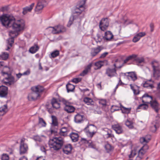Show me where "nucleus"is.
I'll use <instances>...</instances> for the list:
<instances>
[{
	"instance_id": "nucleus-1",
	"label": "nucleus",
	"mask_w": 160,
	"mask_h": 160,
	"mask_svg": "<svg viewBox=\"0 0 160 160\" xmlns=\"http://www.w3.org/2000/svg\"><path fill=\"white\" fill-rule=\"evenodd\" d=\"M0 20L2 25L6 27H11L16 31L23 29L25 24L23 20L16 21L14 18L9 15L0 17Z\"/></svg>"
},
{
	"instance_id": "nucleus-2",
	"label": "nucleus",
	"mask_w": 160,
	"mask_h": 160,
	"mask_svg": "<svg viewBox=\"0 0 160 160\" xmlns=\"http://www.w3.org/2000/svg\"><path fill=\"white\" fill-rule=\"evenodd\" d=\"M84 6V4L80 5L78 7L76 8L74 10V15L70 18L67 25L68 27H70L73 22L76 23L78 22L80 23L81 22V18L79 15L85 9Z\"/></svg>"
},
{
	"instance_id": "nucleus-3",
	"label": "nucleus",
	"mask_w": 160,
	"mask_h": 160,
	"mask_svg": "<svg viewBox=\"0 0 160 160\" xmlns=\"http://www.w3.org/2000/svg\"><path fill=\"white\" fill-rule=\"evenodd\" d=\"M31 89L32 92L28 94V98L29 100H35L40 97L44 88L42 86L38 85L32 87Z\"/></svg>"
},
{
	"instance_id": "nucleus-4",
	"label": "nucleus",
	"mask_w": 160,
	"mask_h": 160,
	"mask_svg": "<svg viewBox=\"0 0 160 160\" xmlns=\"http://www.w3.org/2000/svg\"><path fill=\"white\" fill-rule=\"evenodd\" d=\"M64 139L61 137H55L51 139L49 142L50 148L57 151L61 148L64 143Z\"/></svg>"
},
{
	"instance_id": "nucleus-5",
	"label": "nucleus",
	"mask_w": 160,
	"mask_h": 160,
	"mask_svg": "<svg viewBox=\"0 0 160 160\" xmlns=\"http://www.w3.org/2000/svg\"><path fill=\"white\" fill-rule=\"evenodd\" d=\"M51 31L53 34H58L66 31V28L63 26L58 25L53 27H50L47 29Z\"/></svg>"
},
{
	"instance_id": "nucleus-6",
	"label": "nucleus",
	"mask_w": 160,
	"mask_h": 160,
	"mask_svg": "<svg viewBox=\"0 0 160 160\" xmlns=\"http://www.w3.org/2000/svg\"><path fill=\"white\" fill-rule=\"evenodd\" d=\"M96 127L92 124L88 125L83 130L87 135L90 138H92L96 133Z\"/></svg>"
},
{
	"instance_id": "nucleus-7",
	"label": "nucleus",
	"mask_w": 160,
	"mask_h": 160,
	"mask_svg": "<svg viewBox=\"0 0 160 160\" xmlns=\"http://www.w3.org/2000/svg\"><path fill=\"white\" fill-rule=\"evenodd\" d=\"M2 73L3 75H7V77H6L4 78V80H7V81H4V83L6 85H10L13 84L18 80L17 79H15L14 77L12 76L11 74L7 72L3 71L2 72Z\"/></svg>"
},
{
	"instance_id": "nucleus-8",
	"label": "nucleus",
	"mask_w": 160,
	"mask_h": 160,
	"mask_svg": "<svg viewBox=\"0 0 160 160\" xmlns=\"http://www.w3.org/2000/svg\"><path fill=\"white\" fill-rule=\"evenodd\" d=\"M142 98H149L150 100V105L152 108L154 110L156 113H158L159 110V104L155 101H152V96H149L148 94L146 93L142 96Z\"/></svg>"
},
{
	"instance_id": "nucleus-9",
	"label": "nucleus",
	"mask_w": 160,
	"mask_h": 160,
	"mask_svg": "<svg viewBox=\"0 0 160 160\" xmlns=\"http://www.w3.org/2000/svg\"><path fill=\"white\" fill-rule=\"evenodd\" d=\"M59 101L62 102L64 105V109L68 113H72L74 112L75 108L72 106L70 105L68 102L63 98H60Z\"/></svg>"
},
{
	"instance_id": "nucleus-10",
	"label": "nucleus",
	"mask_w": 160,
	"mask_h": 160,
	"mask_svg": "<svg viewBox=\"0 0 160 160\" xmlns=\"http://www.w3.org/2000/svg\"><path fill=\"white\" fill-rule=\"evenodd\" d=\"M152 65L153 71V76L156 79H157L160 76L159 65L158 62L155 61L152 62Z\"/></svg>"
},
{
	"instance_id": "nucleus-11",
	"label": "nucleus",
	"mask_w": 160,
	"mask_h": 160,
	"mask_svg": "<svg viewBox=\"0 0 160 160\" xmlns=\"http://www.w3.org/2000/svg\"><path fill=\"white\" fill-rule=\"evenodd\" d=\"M134 60L137 62L141 63L144 61V59L143 58L138 57L137 55L133 54L128 57L126 59L124 60L123 64L127 63L130 60Z\"/></svg>"
},
{
	"instance_id": "nucleus-12",
	"label": "nucleus",
	"mask_w": 160,
	"mask_h": 160,
	"mask_svg": "<svg viewBox=\"0 0 160 160\" xmlns=\"http://www.w3.org/2000/svg\"><path fill=\"white\" fill-rule=\"evenodd\" d=\"M25 139H21L19 147V153L21 155L25 154L27 153L28 149L27 145L24 143Z\"/></svg>"
},
{
	"instance_id": "nucleus-13",
	"label": "nucleus",
	"mask_w": 160,
	"mask_h": 160,
	"mask_svg": "<svg viewBox=\"0 0 160 160\" xmlns=\"http://www.w3.org/2000/svg\"><path fill=\"white\" fill-rule=\"evenodd\" d=\"M109 24V22L107 18H102L99 22V28L101 30L104 31L107 29Z\"/></svg>"
},
{
	"instance_id": "nucleus-14",
	"label": "nucleus",
	"mask_w": 160,
	"mask_h": 160,
	"mask_svg": "<svg viewBox=\"0 0 160 160\" xmlns=\"http://www.w3.org/2000/svg\"><path fill=\"white\" fill-rule=\"evenodd\" d=\"M45 3H46L45 0H39V1L35 9V12L37 13H40L42 12Z\"/></svg>"
},
{
	"instance_id": "nucleus-15",
	"label": "nucleus",
	"mask_w": 160,
	"mask_h": 160,
	"mask_svg": "<svg viewBox=\"0 0 160 160\" xmlns=\"http://www.w3.org/2000/svg\"><path fill=\"white\" fill-rule=\"evenodd\" d=\"M149 137H148V136H146L144 137L141 138L140 139V142L144 144L143 146L141 148H142V149H144L145 151L148 149V146L146 144L150 140V137L149 136Z\"/></svg>"
},
{
	"instance_id": "nucleus-16",
	"label": "nucleus",
	"mask_w": 160,
	"mask_h": 160,
	"mask_svg": "<svg viewBox=\"0 0 160 160\" xmlns=\"http://www.w3.org/2000/svg\"><path fill=\"white\" fill-rule=\"evenodd\" d=\"M105 74L110 78L115 77L117 75L116 70L115 68H108L106 70Z\"/></svg>"
},
{
	"instance_id": "nucleus-17",
	"label": "nucleus",
	"mask_w": 160,
	"mask_h": 160,
	"mask_svg": "<svg viewBox=\"0 0 160 160\" xmlns=\"http://www.w3.org/2000/svg\"><path fill=\"white\" fill-rule=\"evenodd\" d=\"M125 74L129 81H134L137 79V75L135 72H127Z\"/></svg>"
},
{
	"instance_id": "nucleus-18",
	"label": "nucleus",
	"mask_w": 160,
	"mask_h": 160,
	"mask_svg": "<svg viewBox=\"0 0 160 160\" xmlns=\"http://www.w3.org/2000/svg\"><path fill=\"white\" fill-rule=\"evenodd\" d=\"M160 119L158 118V120H156L152 123L150 127V130L152 132H155L157 129L158 128Z\"/></svg>"
},
{
	"instance_id": "nucleus-19",
	"label": "nucleus",
	"mask_w": 160,
	"mask_h": 160,
	"mask_svg": "<svg viewBox=\"0 0 160 160\" xmlns=\"http://www.w3.org/2000/svg\"><path fill=\"white\" fill-rule=\"evenodd\" d=\"M85 119L84 116L81 113H78L74 116V121L77 123L83 122Z\"/></svg>"
},
{
	"instance_id": "nucleus-20",
	"label": "nucleus",
	"mask_w": 160,
	"mask_h": 160,
	"mask_svg": "<svg viewBox=\"0 0 160 160\" xmlns=\"http://www.w3.org/2000/svg\"><path fill=\"white\" fill-rule=\"evenodd\" d=\"M8 94V88L7 87L0 85V97L5 98Z\"/></svg>"
},
{
	"instance_id": "nucleus-21",
	"label": "nucleus",
	"mask_w": 160,
	"mask_h": 160,
	"mask_svg": "<svg viewBox=\"0 0 160 160\" xmlns=\"http://www.w3.org/2000/svg\"><path fill=\"white\" fill-rule=\"evenodd\" d=\"M101 46H98L97 48H92L91 49L90 54L93 57L96 56L102 49Z\"/></svg>"
},
{
	"instance_id": "nucleus-22",
	"label": "nucleus",
	"mask_w": 160,
	"mask_h": 160,
	"mask_svg": "<svg viewBox=\"0 0 160 160\" xmlns=\"http://www.w3.org/2000/svg\"><path fill=\"white\" fill-rule=\"evenodd\" d=\"M72 149L71 145L69 144L64 145L62 148V151L65 154L68 155L71 153Z\"/></svg>"
},
{
	"instance_id": "nucleus-23",
	"label": "nucleus",
	"mask_w": 160,
	"mask_h": 160,
	"mask_svg": "<svg viewBox=\"0 0 160 160\" xmlns=\"http://www.w3.org/2000/svg\"><path fill=\"white\" fill-rule=\"evenodd\" d=\"M112 128L118 134L122 133L123 132V130L122 126L119 124H116L112 125Z\"/></svg>"
},
{
	"instance_id": "nucleus-24",
	"label": "nucleus",
	"mask_w": 160,
	"mask_h": 160,
	"mask_svg": "<svg viewBox=\"0 0 160 160\" xmlns=\"http://www.w3.org/2000/svg\"><path fill=\"white\" fill-rule=\"evenodd\" d=\"M108 63V62L107 60L99 61L95 63V66L96 67V68H95L94 69L95 70L99 69L102 67L104 65V63L106 65H107Z\"/></svg>"
},
{
	"instance_id": "nucleus-25",
	"label": "nucleus",
	"mask_w": 160,
	"mask_h": 160,
	"mask_svg": "<svg viewBox=\"0 0 160 160\" xmlns=\"http://www.w3.org/2000/svg\"><path fill=\"white\" fill-rule=\"evenodd\" d=\"M146 35L145 32H140L136 34L133 37L132 41L134 42H138L140 38Z\"/></svg>"
},
{
	"instance_id": "nucleus-26",
	"label": "nucleus",
	"mask_w": 160,
	"mask_h": 160,
	"mask_svg": "<svg viewBox=\"0 0 160 160\" xmlns=\"http://www.w3.org/2000/svg\"><path fill=\"white\" fill-rule=\"evenodd\" d=\"M34 6V3H32L28 6L26 7L23 9L22 13L24 15L26 14L28 12H30Z\"/></svg>"
},
{
	"instance_id": "nucleus-27",
	"label": "nucleus",
	"mask_w": 160,
	"mask_h": 160,
	"mask_svg": "<svg viewBox=\"0 0 160 160\" xmlns=\"http://www.w3.org/2000/svg\"><path fill=\"white\" fill-rule=\"evenodd\" d=\"M51 103L52 107L55 109H58L60 108V103L56 99L53 98L51 100Z\"/></svg>"
},
{
	"instance_id": "nucleus-28",
	"label": "nucleus",
	"mask_w": 160,
	"mask_h": 160,
	"mask_svg": "<svg viewBox=\"0 0 160 160\" xmlns=\"http://www.w3.org/2000/svg\"><path fill=\"white\" fill-rule=\"evenodd\" d=\"M39 49V47L37 44H34L31 47L29 50V52L32 54H34L37 52Z\"/></svg>"
},
{
	"instance_id": "nucleus-29",
	"label": "nucleus",
	"mask_w": 160,
	"mask_h": 160,
	"mask_svg": "<svg viewBox=\"0 0 160 160\" xmlns=\"http://www.w3.org/2000/svg\"><path fill=\"white\" fill-rule=\"evenodd\" d=\"M145 152L144 149L141 148L138 151V155L136 157V160H141L142 159Z\"/></svg>"
},
{
	"instance_id": "nucleus-30",
	"label": "nucleus",
	"mask_w": 160,
	"mask_h": 160,
	"mask_svg": "<svg viewBox=\"0 0 160 160\" xmlns=\"http://www.w3.org/2000/svg\"><path fill=\"white\" fill-rule=\"evenodd\" d=\"M113 36L111 32L108 31L105 32L103 38H104V39L107 41H110L113 38Z\"/></svg>"
},
{
	"instance_id": "nucleus-31",
	"label": "nucleus",
	"mask_w": 160,
	"mask_h": 160,
	"mask_svg": "<svg viewBox=\"0 0 160 160\" xmlns=\"http://www.w3.org/2000/svg\"><path fill=\"white\" fill-rule=\"evenodd\" d=\"M69 136L73 142H76L78 140L79 136L77 133L72 132L69 134Z\"/></svg>"
},
{
	"instance_id": "nucleus-32",
	"label": "nucleus",
	"mask_w": 160,
	"mask_h": 160,
	"mask_svg": "<svg viewBox=\"0 0 160 160\" xmlns=\"http://www.w3.org/2000/svg\"><path fill=\"white\" fill-rule=\"evenodd\" d=\"M103 130L105 132V135L107 138L113 137V135L112 134V131L110 129L108 128H105Z\"/></svg>"
},
{
	"instance_id": "nucleus-33",
	"label": "nucleus",
	"mask_w": 160,
	"mask_h": 160,
	"mask_svg": "<svg viewBox=\"0 0 160 160\" xmlns=\"http://www.w3.org/2000/svg\"><path fill=\"white\" fill-rule=\"evenodd\" d=\"M68 128L66 127H62L60 130L59 134L61 136H66L68 133Z\"/></svg>"
},
{
	"instance_id": "nucleus-34",
	"label": "nucleus",
	"mask_w": 160,
	"mask_h": 160,
	"mask_svg": "<svg viewBox=\"0 0 160 160\" xmlns=\"http://www.w3.org/2000/svg\"><path fill=\"white\" fill-rule=\"evenodd\" d=\"M82 141H85L84 142L88 144V146L94 149L96 148V147L95 144L93 143L92 141L91 140H87L85 138H82Z\"/></svg>"
},
{
	"instance_id": "nucleus-35",
	"label": "nucleus",
	"mask_w": 160,
	"mask_h": 160,
	"mask_svg": "<svg viewBox=\"0 0 160 160\" xmlns=\"http://www.w3.org/2000/svg\"><path fill=\"white\" fill-rule=\"evenodd\" d=\"M8 111L7 106L5 105L0 108V116H3Z\"/></svg>"
},
{
	"instance_id": "nucleus-36",
	"label": "nucleus",
	"mask_w": 160,
	"mask_h": 160,
	"mask_svg": "<svg viewBox=\"0 0 160 160\" xmlns=\"http://www.w3.org/2000/svg\"><path fill=\"white\" fill-rule=\"evenodd\" d=\"M91 66L92 64H91L88 65L85 69L80 74V76H84L86 75L88 72L89 70L90 69Z\"/></svg>"
},
{
	"instance_id": "nucleus-37",
	"label": "nucleus",
	"mask_w": 160,
	"mask_h": 160,
	"mask_svg": "<svg viewBox=\"0 0 160 160\" xmlns=\"http://www.w3.org/2000/svg\"><path fill=\"white\" fill-rule=\"evenodd\" d=\"M9 57V54L5 52H3L0 55V59L6 60Z\"/></svg>"
},
{
	"instance_id": "nucleus-38",
	"label": "nucleus",
	"mask_w": 160,
	"mask_h": 160,
	"mask_svg": "<svg viewBox=\"0 0 160 160\" xmlns=\"http://www.w3.org/2000/svg\"><path fill=\"white\" fill-rule=\"evenodd\" d=\"M120 109L122 110V111L123 113H128L130 112L131 111V108H125L121 104Z\"/></svg>"
},
{
	"instance_id": "nucleus-39",
	"label": "nucleus",
	"mask_w": 160,
	"mask_h": 160,
	"mask_svg": "<svg viewBox=\"0 0 160 160\" xmlns=\"http://www.w3.org/2000/svg\"><path fill=\"white\" fill-rule=\"evenodd\" d=\"M66 88L68 92H72L75 88L74 86L70 83H68L66 85Z\"/></svg>"
},
{
	"instance_id": "nucleus-40",
	"label": "nucleus",
	"mask_w": 160,
	"mask_h": 160,
	"mask_svg": "<svg viewBox=\"0 0 160 160\" xmlns=\"http://www.w3.org/2000/svg\"><path fill=\"white\" fill-rule=\"evenodd\" d=\"M83 102L88 105L92 104L93 101L91 98L88 97H86L83 99Z\"/></svg>"
},
{
	"instance_id": "nucleus-41",
	"label": "nucleus",
	"mask_w": 160,
	"mask_h": 160,
	"mask_svg": "<svg viewBox=\"0 0 160 160\" xmlns=\"http://www.w3.org/2000/svg\"><path fill=\"white\" fill-rule=\"evenodd\" d=\"M105 148L107 152H109L112 151L113 149V147L108 143L107 144L105 145Z\"/></svg>"
},
{
	"instance_id": "nucleus-42",
	"label": "nucleus",
	"mask_w": 160,
	"mask_h": 160,
	"mask_svg": "<svg viewBox=\"0 0 160 160\" xmlns=\"http://www.w3.org/2000/svg\"><path fill=\"white\" fill-rule=\"evenodd\" d=\"M52 124L54 126H57L58 125V120L56 117L54 116H52Z\"/></svg>"
},
{
	"instance_id": "nucleus-43",
	"label": "nucleus",
	"mask_w": 160,
	"mask_h": 160,
	"mask_svg": "<svg viewBox=\"0 0 160 160\" xmlns=\"http://www.w3.org/2000/svg\"><path fill=\"white\" fill-rule=\"evenodd\" d=\"M38 124L42 127H45L46 125V123L43 119L41 118H39Z\"/></svg>"
},
{
	"instance_id": "nucleus-44",
	"label": "nucleus",
	"mask_w": 160,
	"mask_h": 160,
	"mask_svg": "<svg viewBox=\"0 0 160 160\" xmlns=\"http://www.w3.org/2000/svg\"><path fill=\"white\" fill-rule=\"evenodd\" d=\"M9 35L11 38H14L17 37L18 35V31H16L15 30L14 31H11L9 32Z\"/></svg>"
},
{
	"instance_id": "nucleus-45",
	"label": "nucleus",
	"mask_w": 160,
	"mask_h": 160,
	"mask_svg": "<svg viewBox=\"0 0 160 160\" xmlns=\"http://www.w3.org/2000/svg\"><path fill=\"white\" fill-rule=\"evenodd\" d=\"M143 86L145 88L150 87L152 89L154 88V86L152 84L149 83L148 81H146L143 83Z\"/></svg>"
},
{
	"instance_id": "nucleus-46",
	"label": "nucleus",
	"mask_w": 160,
	"mask_h": 160,
	"mask_svg": "<svg viewBox=\"0 0 160 160\" xmlns=\"http://www.w3.org/2000/svg\"><path fill=\"white\" fill-rule=\"evenodd\" d=\"M137 152L136 150L135 149L131 151L130 154L129 155V158L130 160H132V158H133L136 155Z\"/></svg>"
},
{
	"instance_id": "nucleus-47",
	"label": "nucleus",
	"mask_w": 160,
	"mask_h": 160,
	"mask_svg": "<svg viewBox=\"0 0 160 160\" xmlns=\"http://www.w3.org/2000/svg\"><path fill=\"white\" fill-rule=\"evenodd\" d=\"M125 125L130 129H132L134 128L133 122L128 120L126 122Z\"/></svg>"
},
{
	"instance_id": "nucleus-48",
	"label": "nucleus",
	"mask_w": 160,
	"mask_h": 160,
	"mask_svg": "<svg viewBox=\"0 0 160 160\" xmlns=\"http://www.w3.org/2000/svg\"><path fill=\"white\" fill-rule=\"evenodd\" d=\"M148 108V105L146 104H140L137 108V109H142L146 110Z\"/></svg>"
},
{
	"instance_id": "nucleus-49",
	"label": "nucleus",
	"mask_w": 160,
	"mask_h": 160,
	"mask_svg": "<svg viewBox=\"0 0 160 160\" xmlns=\"http://www.w3.org/2000/svg\"><path fill=\"white\" fill-rule=\"evenodd\" d=\"M14 42V39L12 38H9L8 40V45L10 47L12 46V44Z\"/></svg>"
},
{
	"instance_id": "nucleus-50",
	"label": "nucleus",
	"mask_w": 160,
	"mask_h": 160,
	"mask_svg": "<svg viewBox=\"0 0 160 160\" xmlns=\"http://www.w3.org/2000/svg\"><path fill=\"white\" fill-rule=\"evenodd\" d=\"M59 54V51L56 50L53 52L51 54V57L53 58H54L58 56Z\"/></svg>"
},
{
	"instance_id": "nucleus-51",
	"label": "nucleus",
	"mask_w": 160,
	"mask_h": 160,
	"mask_svg": "<svg viewBox=\"0 0 160 160\" xmlns=\"http://www.w3.org/2000/svg\"><path fill=\"white\" fill-rule=\"evenodd\" d=\"M103 37L104 36H102L100 34H97L96 36V42H100L102 41V38H104Z\"/></svg>"
},
{
	"instance_id": "nucleus-52",
	"label": "nucleus",
	"mask_w": 160,
	"mask_h": 160,
	"mask_svg": "<svg viewBox=\"0 0 160 160\" xmlns=\"http://www.w3.org/2000/svg\"><path fill=\"white\" fill-rule=\"evenodd\" d=\"M94 112L95 114H101L102 113V109L99 107H97L96 109L94 110Z\"/></svg>"
},
{
	"instance_id": "nucleus-53",
	"label": "nucleus",
	"mask_w": 160,
	"mask_h": 160,
	"mask_svg": "<svg viewBox=\"0 0 160 160\" xmlns=\"http://www.w3.org/2000/svg\"><path fill=\"white\" fill-rule=\"evenodd\" d=\"M99 103L103 106H105L106 105V101L105 99H102L99 101Z\"/></svg>"
},
{
	"instance_id": "nucleus-54",
	"label": "nucleus",
	"mask_w": 160,
	"mask_h": 160,
	"mask_svg": "<svg viewBox=\"0 0 160 160\" xmlns=\"http://www.w3.org/2000/svg\"><path fill=\"white\" fill-rule=\"evenodd\" d=\"M1 159L2 160H8L9 157L7 154H3L2 156Z\"/></svg>"
},
{
	"instance_id": "nucleus-55",
	"label": "nucleus",
	"mask_w": 160,
	"mask_h": 160,
	"mask_svg": "<svg viewBox=\"0 0 160 160\" xmlns=\"http://www.w3.org/2000/svg\"><path fill=\"white\" fill-rule=\"evenodd\" d=\"M81 79L79 78H73L72 80V82L75 83H77L81 81Z\"/></svg>"
},
{
	"instance_id": "nucleus-56",
	"label": "nucleus",
	"mask_w": 160,
	"mask_h": 160,
	"mask_svg": "<svg viewBox=\"0 0 160 160\" xmlns=\"http://www.w3.org/2000/svg\"><path fill=\"white\" fill-rule=\"evenodd\" d=\"M108 52H104L101 54V56L99 57V58H104L108 54Z\"/></svg>"
},
{
	"instance_id": "nucleus-57",
	"label": "nucleus",
	"mask_w": 160,
	"mask_h": 160,
	"mask_svg": "<svg viewBox=\"0 0 160 160\" xmlns=\"http://www.w3.org/2000/svg\"><path fill=\"white\" fill-rule=\"evenodd\" d=\"M30 73V71L29 70H27L26 71L22 73V75H28Z\"/></svg>"
},
{
	"instance_id": "nucleus-58",
	"label": "nucleus",
	"mask_w": 160,
	"mask_h": 160,
	"mask_svg": "<svg viewBox=\"0 0 160 160\" xmlns=\"http://www.w3.org/2000/svg\"><path fill=\"white\" fill-rule=\"evenodd\" d=\"M112 108H114V111H117L119 110L120 108V107H117L116 106H112Z\"/></svg>"
},
{
	"instance_id": "nucleus-59",
	"label": "nucleus",
	"mask_w": 160,
	"mask_h": 160,
	"mask_svg": "<svg viewBox=\"0 0 160 160\" xmlns=\"http://www.w3.org/2000/svg\"><path fill=\"white\" fill-rule=\"evenodd\" d=\"M133 92L134 94L137 95L139 93L140 91L138 89L136 90L135 89V90H133Z\"/></svg>"
},
{
	"instance_id": "nucleus-60",
	"label": "nucleus",
	"mask_w": 160,
	"mask_h": 160,
	"mask_svg": "<svg viewBox=\"0 0 160 160\" xmlns=\"http://www.w3.org/2000/svg\"><path fill=\"white\" fill-rule=\"evenodd\" d=\"M150 28H151V32H153V31L154 27V26L153 24L152 23H150Z\"/></svg>"
},
{
	"instance_id": "nucleus-61",
	"label": "nucleus",
	"mask_w": 160,
	"mask_h": 160,
	"mask_svg": "<svg viewBox=\"0 0 160 160\" xmlns=\"http://www.w3.org/2000/svg\"><path fill=\"white\" fill-rule=\"evenodd\" d=\"M22 73H19L18 74H16V76H17V77L18 78V79H19V78H20L22 76Z\"/></svg>"
},
{
	"instance_id": "nucleus-62",
	"label": "nucleus",
	"mask_w": 160,
	"mask_h": 160,
	"mask_svg": "<svg viewBox=\"0 0 160 160\" xmlns=\"http://www.w3.org/2000/svg\"><path fill=\"white\" fill-rule=\"evenodd\" d=\"M8 10V7H3L2 8V11L3 12L7 11Z\"/></svg>"
},
{
	"instance_id": "nucleus-63",
	"label": "nucleus",
	"mask_w": 160,
	"mask_h": 160,
	"mask_svg": "<svg viewBox=\"0 0 160 160\" xmlns=\"http://www.w3.org/2000/svg\"><path fill=\"white\" fill-rule=\"evenodd\" d=\"M36 160H45L42 156H40L37 158Z\"/></svg>"
},
{
	"instance_id": "nucleus-64",
	"label": "nucleus",
	"mask_w": 160,
	"mask_h": 160,
	"mask_svg": "<svg viewBox=\"0 0 160 160\" xmlns=\"http://www.w3.org/2000/svg\"><path fill=\"white\" fill-rule=\"evenodd\" d=\"M19 160H28V159L26 157L23 156Z\"/></svg>"
}]
</instances>
